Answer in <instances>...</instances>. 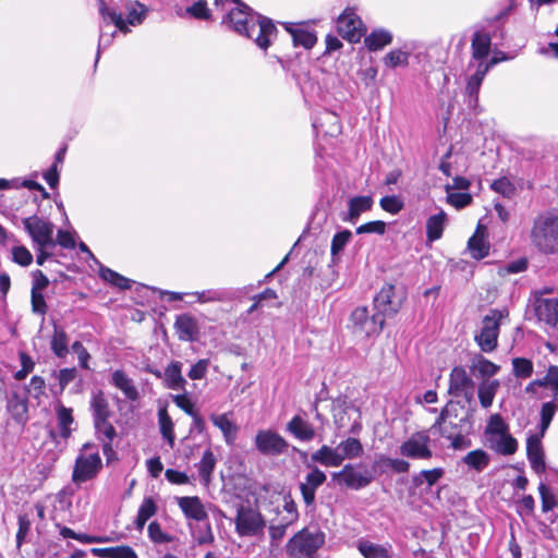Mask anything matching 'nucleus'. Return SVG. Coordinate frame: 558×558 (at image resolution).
Segmentation results:
<instances>
[{
    "label": "nucleus",
    "mask_w": 558,
    "mask_h": 558,
    "mask_svg": "<svg viewBox=\"0 0 558 558\" xmlns=\"http://www.w3.org/2000/svg\"><path fill=\"white\" fill-rule=\"evenodd\" d=\"M299 520V511L291 495L283 497V506L271 508L263 502L257 510L246 509V535H263L266 525L272 544H278L286 535L287 529Z\"/></svg>",
    "instance_id": "1"
},
{
    "label": "nucleus",
    "mask_w": 558,
    "mask_h": 558,
    "mask_svg": "<svg viewBox=\"0 0 558 558\" xmlns=\"http://www.w3.org/2000/svg\"><path fill=\"white\" fill-rule=\"evenodd\" d=\"M530 240L543 254L551 255L558 252V209L542 211L534 218Z\"/></svg>",
    "instance_id": "2"
},
{
    "label": "nucleus",
    "mask_w": 558,
    "mask_h": 558,
    "mask_svg": "<svg viewBox=\"0 0 558 558\" xmlns=\"http://www.w3.org/2000/svg\"><path fill=\"white\" fill-rule=\"evenodd\" d=\"M99 12L102 16L105 25H100V34L98 41V50L96 54V63L100 57V49L107 47L111 43V38L116 35L117 29L128 32L125 20L121 13L117 11L118 0H97Z\"/></svg>",
    "instance_id": "3"
},
{
    "label": "nucleus",
    "mask_w": 558,
    "mask_h": 558,
    "mask_svg": "<svg viewBox=\"0 0 558 558\" xmlns=\"http://www.w3.org/2000/svg\"><path fill=\"white\" fill-rule=\"evenodd\" d=\"M401 298H396L395 286L385 284L374 298V310L376 312L372 315V322L374 325L378 324V326L367 329V336L379 333L385 326V319L395 316L401 308Z\"/></svg>",
    "instance_id": "4"
},
{
    "label": "nucleus",
    "mask_w": 558,
    "mask_h": 558,
    "mask_svg": "<svg viewBox=\"0 0 558 558\" xmlns=\"http://www.w3.org/2000/svg\"><path fill=\"white\" fill-rule=\"evenodd\" d=\"M246 10V37L254 40L256 46L267 50L274 37L277 36V27L272 20L256 13L248 5Z\"/></svg>",
    "instance_id": "5"
},
{
    "label": "nucleus",
    "mask_w": 558,
    "mask_h": 558,
    "mask_svg": "<svg viewBox=\"0 0 558 558\" xmlns=\"http://www.w3.org/2000/svg\"><path fill=\"white\" fill-rule=\"evenodd\" d=\"M324 543V533L302 529L289 539L286 550L292 558H312Z\"/></svg>",
    "instance_id": "6"
},
{
    "label": "nucleus",
    "mask_w": 558,
    "mask_h": 558,
    "mask_svg": "<svg viewBox=\"0 0 558 558\" xmlns=\"http://www.w3.org/2000/svg\"><path fill=\"white\" fill-rule=\"evenodd\" d=\"M507 315V311L493 308L484 316L481 331L474 337L483 352H493L497 348L500 322Z\"/></svg>",
    "instance_id": "7"
},
{
    "label": "nucleus",
    "mask_w": 558,
    "mask_h": 558,
    "mask_svg": "<svg viewBox=\"0 0 558 558\" xmlns=\"http://www.w3.org/2000/svg\"><path fill=\"white\" fill-rule=\"evenodd\" d=\"M378 475L362 464H345L339 472L332 473V480L349 489L360 490L367 487Z\"/></svg>",
    "instance_id": "8"
},
{
    "label": "nucleus",
    "mask_w": 558,
    "mask_h": 558,
    "mask_svg": "<svg viewBox=\"0 0 558 558\" xmlns=\"http://www.w3.org/2000/svg\"><path fill=\"white\" fill-rule=\"evenodd\" d=\"M95 448V445L86 442L82 447V451ZM102 468L101 458L98 451L92 453L81 452L74 463L72 472V481L76 485L95 478Z\"/></svg>",
    "instance_id": "9"
},
{
    "label": "nucleus",
    "mask_w": 558,
    "mask_h": 558,
    "mask_svg": "<svg viewBox=\"0 0 558 558\" xmlns=\"http://www.w3.org/2000/svg\"><path fill=\"white\" fill-rule=\"evenodd\" d=\"M23 226L35 246H56L54 226L48 219L33 215L23 219Z\"/></svg>",
    "instance_id": "10"
},
{
    "label": "nucleus",
    "mask_w": 558,
    "mask_h": 558,
    "mask_svg": "<svg viewBox=\"0 0 558 558\" xmlns=\"http://www.w3.org/2000/svg\"><path fill=\"white\" fill-rule=\"evenodd\" d=\"M214 4L225 12L221 25L240 36L244 35L243 2L241 0H214Z\"/></svg>",
    "instance_id": "11"
},
{
    "label": "nucleus",
    "mask_w": 558,
    "mask_h": 558,
    "mask_svg": "<svg viewBox=\"0 0 558 558\" xmlns=\"http://www.w3.org/2000/svg\"><path fill=\"white\" fill-rule=\"evenodd\" d=\"M429 436L424 432L413 434L399 447L402 457L413 460H428L433 457Z\"/></svg>",
    "instance_id": "12"
},
{
    "label": "nucleus",
    "mask_w": 558,
    "mask_h": 558,
    "mask_svg": "<svg viewBox=\"0 0 558 558\" xmlns=\"http://www.w3.org/2000/svg\"><path fill=\"white\" fill-rule=\"evenodd\" d=\"M257 450L265 456H279L287 451L289 445L278 433L260 430L255 437Z\"/></svg>",
    "instance_id": "13"
},
{
    "label": "nucleus",
    "mask_w": 558,
    "mask_h": 558,
    "mask_svg": "<svg viewBox=\"0 0 558 558\" xmlns=\"http://www.w3.org/2000/svg\"><path fill=\"white\" fill-rule=\"evenodd\" d=\"M362 21L352 11L345 10L337 20L338 34L350 43H357L362 37Z\"/></svg>",
    "instance_id": "14"
},
{
    "label": "nucleus",
    "mask_w": 558,
    "mask_h": 558,
    "mask_svg": "<svg viewBox=\"0 0 558 558\" xmlns=\"http://www.w3.org/2000/svg\"><path fill=\"white\" fill-rule=\"evenodd\" d=\"M474 392V381L462 366L451 369L449 378V393L456 397L471 398Z\"/></svg>",
    "instance_id": "15"
},
{
    "label": "nucleus",
    "mask_w": 558,
    "mask_h": 558,
    "mask_svg": "<svg viewBox=\"0 0 558 558\" xmlns=\"http://www.w3.org/2000/svg\"><path fill=\"white\" fill-rule=\"evenodd\" d=\"M173 328L181 341L198 340L201 327L198 319L190 313H183L175 317Z\"/></svg>",
    "instance_id": "16"
},
{
    "label": "nucleus",
    "mask_w": 558,
    "mask_h": 558,
    "mask_svg": "<svg viewBox=\"0 0 558 558\" xmlns=\"http://www.w3.org/2000/svg\"><path fill=\"white\" fill-rule=\"evenodd\" d=\"M54 409L59 430L50 429L49 437L54 441H57L58 437L66 440L71 437L73 430L71 428V425L74 423L73 410L66 408L61 402H58Z\"/></svg>",
    "instance_id": "17"
},
{
    "label": "nucleus",
    "mask_w": 558,
    "mask_h": 558,
    "mask_svg": "<svg viewBox=\"0 0 558 558\" xmlns=\"http://www.w3.org/2000/svg\"><path fill=\"white\" fill-rule=\"evenodd\" d=\"M326 480V474L316 466L306 474L305 481L300 484V490L306 506H312L315 502L316 489L320 487Z\"/></svg>",
    "instance_id": "18"
},
{
    "label": "nucleus",
    "mask_w": 558,
    "mask_h": 558,
    "mask_svg": "<svg viewBox=\"0 0 558 558\" xmlns=\"http://www.w3.org/2000/svg\"><path fill=\"white\" fill-rule=\"evenodd\" d=\"M541 435H531L526 440V456L532 470L542 474L546 470L544 450L541 441Z\"/></svg>",
    "instance_id": "19"
},
{
    "label": "nucleus",
    "mask_w": 558,
    "mask_h": 558,
    "mask_svg": "<svg viewBox=\"0 0 558 558\" xmlns=\"http://www.w3.org/2000/svg\"><path fill=\"white\" fill-rule=\"evenodd\" d=\"M7 411L17 423L24 425L28 421V399L25 395L13 391L8 396Z\"/></svg>",
    "instance_id": "20"
},
{
    "label": "nucleus",
    "mask_w": 558,
    "mask_h": 558,
    "mask_svg": "<svg viewBox=\"0 0 558 558\" xmlns=\"http://www.w3.org/2000/svg\"><path fill=\"white\" fill-rule=\"evenodd\" d=\"M286 429L295 439L304 442L312 441L316 436V430L313 424L299 414L294 415L288 422Z\"/></svg>",
    "instance_id": "21"
},
{
    "label": "nucleus",
    "mask_w": 558,
    "mask_h": 558,
    "mask_svg": "<svg viewBox=\"0 0 558 558\" xmlns=\"http://www.w3.org/2000/svg\"><path fill=\"white\" fill-rule=\"evenodd\" d=\"M535 315L538 320L549 327L558 324V301L556 299H537L535 302Z\"/></svg>",
    "instance_id": "22"
},
{
    "label": "nucleus",
    "mask_w": 558,
    "mask_h": 558,
    "mask_svg": "<svg viewBox=\"0 0 558 558\" xmlns=\"http://www.w3.org/2000/svg\"><path fill=\"white\" fill-rule=\"evenodd\" d=\"M410 462L404 459L390 458L385 454L377 456L373 463L374 472H377L378 475L385 474L388 469L399 474L408 473L410 471Z\"/></svg>",
    "instance_id": "23"
},
{
    "label": "nucleus",
    "mask_w": 558,
    "mask_h": 558,
    "mask_svg": "<svg viewBox=\"0 0 558 558\" xmlns=\"http://www.w3.org/2000/svg\"><path fill=\"white\" fill-rule=\"evenodd\" d=\"M110 383L121 390L126 399L134 402L140 399V392L134 384V380L130 378L124 371L117 369L111 374Z\"/></svg>",
    "instance_id": "24"
},
{
    "label": "nucleus",
    "mask_w": 558,
    "mask_h": 558,
    "mask_svg": "<svg viewBox=\"0 0 558 558\" xmlns=\"http://www.w3.org/2000/svg\"><path fill=\"white\" fill-rule=\"evenodd\" d=\"M177 502L184 515L189 519L204 521L208 517L201 499L196 496L178 497Z\"/></svg>",
    "instance_id": "25"
},
{
    "label": "nucleus",
    "mask_w": 558,
    "mask_h": 558,
    "mask_svg": "<svg viewBox=\"0 0 558 558\" xmlns=\"http://www.w3.org/2000/svg\"><path fill=\"white\" fill-rule=\"evenodd\" d=\"M356 547L364 558H395L392 546L388 543L381 545L360 539Z\"/></svg>",
    "instance_id": "26"
},
{
    "label": "nucleus",
    "mask_w": 558,
    "mask_h": 558,
    "mask_svg": "<svg viewBox=\"0 0 558 558\" xmlns=\"http://www.w3.org/2000/svg\"><path fill=\"white\" fill-rule=\"evenodd\" d=\"M492 47V37L488 33L483 31H476L473 34L471 49H472V59L474 61L486 62V58L489 54Z\"/></svg>",
    "instance_id": "27"
},
{
    "label": "nucleus",
    "mask_w": 558,
    "mask_h": 558,
    "mask_svg": "<svg viewBox=\"0 0 558 558\" xmlns=\"http://www.w3.org/2000/svg\"><path fill=\"white\" fill-rule=\"evenodd\" d=\"M498 62L499 59L494 57L488 62L477 63L475 73L468 78L465 95H478L484 77L486 76L489 69Z\"/></svg>",
    "instance_id": "28"
},
{
    "label": "nucleus",
    "mask_w": 558,
    "mask_h": 558,
    "mask_svg": "<svg viewBox=\"0 0 558 558\" xmlns=\"http://www.w3.org/2000/svg\"><path fill=\"white\" fill-rule=\"evenodd\" d=\"M163 383L168 389L185 391L186 380L182 376V363L172 361L163 372Z\"/></svg>",
    "instance_id": "29"
},
{
    "label": "nucleus",
    "mask_w": 558,
    "mask_h": 558,
    "mask_svg": "<svg viewBox=\"0 0 558 558\" xmlns=\"http://www.w3.org/2000/svg\"><path fill=\"white\" fill-rule=\"evenodd\" d=\"M487 442L490 449L502 456H511L518 450V441L510 434V430L501 434V436H490Z\"/></svg>",
    "instance_id": "30"
},
{
    "label": "nucleus",
    "mask_w": 558,
    "mask_h": 558,
    "mask_svg": "<svg viewBox=\"0 0 558 558\" xmlns=\"http://www.w3.org/2000/svg\"><path fill=\"white\" fill-rule=\"evenodd\" d=\"M284 29L291 35L293 46H302L305 49H312L316 43L317 37L313 32L296 28L292 23H282Z\"/></svg>",
    "instance_id": "31"
},
{
    "label": "nucleus",
    "mask_w": 558,
    "mask_h": 558,
    "mask_svg": "<svg viewBox=\"0 0 558 558\" xmlns=\"http://www.w3.org/2000/svg\"><path fill=\"white\" fill-rule=\"evenodd\" d=\"M90 410L93 413V422L109 420L112 415L110 404L101 390L93 393Z\"/></svg>",
    "instance_id": "32"
},
{
    "label": "nucleus",
    "mask_w": 558,
    "mask_h": 558,
    "mask_svg": "<svg viewBox=\"0 0 558 558\" xmlns=\"http://www.w3.org/2000/svg\"><path fill=\"white\" fill-rule=\"evenodd\" d=\"M311 459L313 462L320 463L325 466H340L342 464L339 450L324 445L317 451L312 453Z\"/></svg>",
    "instance_id": "33"
},
{
    "label": "nucleus",
    "mask_w": 558,
    "mask_h": 558,
    "mask_svg": "<svg viewBox=\"0 0 558 558\" xmlns=\"http://www.w3.org/2000/svg\"><path fill=\"white\" fill-rule=\"evenodd\" d=\"M468 248L472 257L476 259H482L488 255L489 245L485 241V231L481 230V226L477 227L475 233L469 239Z\"/></svg>",
    "instance_id": "34"
},
{
    "label": "nucleus",
    "mask_w": 558,
    "mask_h": 558,
    "mask_svg": "<svg viewBox=\"0 0 558 558\" xmlns=\"http://www.w3.org/2000/svg\"><path fill=\"white\" fill-rule=\"evenodd\" d=\"M373 198L371 196H354L349 201V211L345 220L354 223L362 213L372 209Z\"/></svg>",
    "instance_id": "35"
},
{
    "label": "nucleus",
    "mask_w": 558,
    "mask_h": 558,
    "mask_svg": "<svg viewBox=\"0 0 558 558\" xmlns=\"http://www.w3.org/2000/svg\"><path fill=\"white\" fill-rule=\"evenodd\" d=\"M53 354L63 359L69 353V338L65 330L57 325L53 326V335L50 341Z\"/></svg>",
    "instance_id": "36"
},
{
    "label": "nucleus",
    "mask_w": 558,
    "mask_h": 558,
    "mask_svg": "<svg viewBox=\"0 0 558 558\" xmlns=\"http://www.w3.org/2000/svg\"><path fill=\"white\" fill-rule=\"evenodd\" d=\"M391 41H392V34L383 28L374 29L364 39V44L369 51L380 50L385 46L391 44Z\"/></svg>",
    "instance_id": "37"
},
{
    "label": "nucleus",
    "mask_w": 558,
    "mask_h": 558,
    "mask_svg": "<svg viewBox=\"0 0 558 558\" xmlns=\"http://www.w3.org/2000/svg\"><path fill=\"white\" fill-rule=\"evenodd\" d=\"M447 215L444 210H440L436 215H432L426 221V235L432 242L439 240L442 235L444 228L446 225Z\"/></svg>",
    "instance_id": "38"
},
{
    "label": "nucleus",
    "mask_w": 558,
    "mask_h": 558,
    "mask_svg": "<svg viewBox=\"0 0 558 558\" xmlns=\"http://www.w3.org/2000/svg\"><path fill=\"white\" fill-rule=\"evenodd\" d=\"M157 509V505L153 497H145L137 511L135 529L137 531H142L146 522L156 514Z\"/></svg>",
    "instance_id": "39"
},
{
    "label": "nucleus",
    "mask_w": 558,
    "mask_h": 558,
    "mask_svg": "<svg viewBox=\"0 0 558 558\" xmlns=\"http://www.w3.org/2000/svg\"><path fill=\"white\" fill-rule=\"evenodd\" d=\"M158 423L162 437L167 440L170 448H173L175 438L174 424L166 407H162L158 410Z\"/></svg>",
    "instance_id": "40"
},
{
    "label": "nucleus",
    "mask_w": 558,
    "mask_h": 558,
    "mask_svg": "<svg viewBox=\"0 0 558 558\" xmlns=\"http://www.w3.org/2000/svg\"><path fill=\"white\" fill-rule=\"evenodd\" d=\"M92 553L101 558H137L136 553L130 546L93 548Z\"/></svg>",
    "instance_id": "41"
},
{
    "label": "nucleus",
    "mask_w": 558,
    "mask_h": 558,
    "mask_svg": "<svg viewBox=\"0 0 558 558\" xmlns=\"http://www.w3.org/2000/svg\"><path fill=\"white\" fill-rule=\"evenodd\" d=\"M462 461L470 469L475 470L476 472H482L488 466L490 459L486 451L476 449L464 456Z\"/></svg>",
    "instance_id": "42"
},
{
    "label": "nucleus",
    "mask_w": 558,
    "mask_h": 558,
    "mask_svg": "<svg viewBox=\"0 0 558 558\" xmlns=\"http://www.w3.org/2000/svg\"><path fill=\"white\" fill-rule=\"evenodd\" d=\"M337 450H339L341 462H343L345 459L360 457L363 453V446L359 439L349 437L337 446Z\"/></svg>",
    "instance_id": "43"
},
{
    "label": "nucleus",
    "mask_w": 558,
    "mask_h": 558,
    "mask_svg": "<svg viewBox=\"0 0 558 558\" xmlns=\"http://www.w3.org/2000/svg\"><path fill=\"white\" fill-rule=\"evenodd\" d=\"M211 421L223 434L228 444H233L236 438L238 427L227 414L213 415Z\"/></svg>",
    "instance_id": "44"
},
{
    "label": "nucleus",
    "mask_w": 558,
    "mask_h": 558,
    "mask_svg": "<svg viewBox=\"0 0 558 558\" xmlns=\"http://www.w3.org/2000/svg\"><path fill=\"white\" fill-rule=\"evenodd\" d=\"M99 276L102 280L109 282L111 286L117 287L121 290H126L131 288L132 280L128 279L126 277L118 274L117 271L108 267L100 266Z\"/></svg>",
    "instance_id": "45"
},
{
    "label": "nucleus",
    "mask_w": 558,
    "mask_h": 558,
    "mask_svg": "<svg viewBox=\"0 0 558 558\" xmlns=\"http://www.w3.org/2000/svg\"><path fill=\"white\" fill-rule=\"evenodd\" d=\"M499 380L483 381L478 386V399L483 408H489L499 388Z\"/></svg>",
    "instance_id": "46"
},
{
    "label": "nucleus",
    "mask_w": 558,
    "mask_h": 558,
    "mask_svg": "<svg viewBox=\"0 0 558 558\" xmlns=\"http://www.w3.org/2000/svg\"><path fill=\"white\" fill-rule=\"evenodd\" d=\"M444 475V470L441 468H436L433 470H423L420 473L413 476V484L415 487L422 486L424 483L432 487L435 485Z\"/></svg>",
    "instance_id": "47"
},
{
    "label": "nucleus",
    "mask_w": 558,
    "mask_h": 558,
    "mask_svg": "<svg viewBox=\"0 0 558 558\" xmlns=\"http://www.w3.org/2000/svg\"><path fill=\"white\" fill-rule=\"evenodd\" d=\"M509 430V425L505 422L502 416L498 413L493 414L485 428V437L486 440L490 438V436H501V434Z\"/></svg>",
    "instance_id": "48"
},
{
    "label": "nucleus",
    "mask_w": 558,
    "mask_h": 558,
    "mask_svg": "<svg viewBox=\"0 0 558 558\" xmlns=\"http://www.w3.org/2000/svg\"><path fill=\"white\" fill-rule=\"evenodd\" d=\"M351 320L355 327H359L361 330L365 331L366 335L367 329H373L378 326V324H373L372 317L368 316V311L366 307L355 308L351 314Z\"/></svg>",
    "instance_id": "49"
},
{
    "label": "nucleus",
    "mask_w": 558,
    "mask_h": 558,
    "mask_svg": "<svg viewBox=\"0 0 558 558\" xmlns=\"http://www.w3.org/2000/svg\"><path fill=\"white\" fill-rule=\"evenodd\" d=\"M557 410H558V403L555 401H549V402L543 403L542 409H541V423H539L541 436L545 435Z\"/></svg>",
    "instance_id": "50"
},
{
    "label": "nucleus",
    "mask_w": 558,
    "mask_h": 558,
    "mask_svg": "<svg viewBox=\"0 0 558 558\" xmlns=\"http://www.w3.org/2000/svg\"><path fill=\"white\" fill-rule=\"evenodd\" d=\"M216 465V458L214 453L208 449L204 452L199 463L197 464L198 473L202 480L209 482L210 475Z\"/></svg>",
    "instance_id": "51"
},
{
    "label": "nucleus",
    "mask_w": 558,
    "mask_h": 558,
    "mask_svg": "<svg viewBox=\"0 0 558 558\" xmlns=\"http://www.w3.org/2000/svg\"><path fill=\"white\" fill-rule=\"evenodd\" d=\"M351 238L352 233L350 230L339 231L332 236L330 247L332 260H336L338 258V256L343 251L345 245L349 243Z\"/></svg>",
    "instance_id": "52"
},
{
    "label": "nucleus",
    "mask_w": 558,
    "mask_h": 558,
    "mask_svg": "<svg viewBox=\"0 0 558 558\" xmlns=\"http://www.w3.org/2000/svg\"><path fill=\"white\" fill-rule=\"evenodd\" d=\"M57 526L59 527L60 535L63 538H73V539H76V541H78L81 543H84V544H94V543H102V542H105V538H102V537L92 536V535H88V534L76 533L72 529H70L68 526H61L60 524H57Z\"/></svg>",
    "instance_id": "53"
},
{
    "label": "nucleus",
    "mask_w": 558,
    "mask_h": 558,
    "mask_svg": "<svg viewBox=\"0 0 558 558\" xmlns=\"http://www.w3.org/2000/svg\"><path fill=\"white\" fill-rule=\"evenodd\" d=\"M472 368L477 371L482 377H490L498 373L500 366L490 362L482 355H478L472 365Z\"/></svg>",
    "instance_id": "54"
},
{
    "label": "nucleus",
    "mask_w": 558,
    "mask_h": 558,
    "mask_svg": "<svg viewBox=\"0 0 558 558\" xmlns=\"http://www.w3.org/2000/svg\"><path fill=\"white\" fill-rule=\"evenodd\" d=\"M147 533L149 539L155 544H167L175 539L174 536L162 531L161 525L157 521L148 524Z\"/></svg>",
    "instance_id": "55"
},
{
    "label": "nucleus",
    "mask_w": 558,
    "mask_h": 558,
    "mask_svg": "<svg viewBox=\"0 0 558 558\" xmlns=\"http://www.w3.org/2000/svg\"><path fill=\"white\" fill-rule=\"evenodd\" d=\"M512 373L517 378H529L533 374V363L525 357L512 359Z\"/></svg>",
    "instance_id": "56"
},
{
    "label": "nucleus",
    "mask_w": 558,
    "mask_h": 558,
    "mask_svg": "<svg viewBox=\"0 0 558 558\" xmlns=\"http://www.w3.org/2000/svg\"><path fill=\"white\" fill-rule=\"evenodd\" d=\"M199 303L221 302L229 299V292L219 289H208L193 293Z\"/></svg>",
    "instance_id": "57"
},
{
    "label": "nucleus",
    "mask_w": 558,
    "mask_h": 558,
    "mask_svg": "<svg viewBox=\"0 0 558 558\" xmlns=\"http://www.w3.org/2000/svg\"><path fill=\"white\" fill-rule=\"evenodd\" d=\"M386 66L395 69L397 66H405L409 63V53L400 49H395L388 52L384 59Z\"/></svg>",
    "instance_id": "58"
},
{
    "label": "nucleus",
    "mask_w": 558,
    "mask_h": 558,
    "mask_svg": "<svg viewBox=\"0 0 558 558\" xmlns=\"http://www.w3.org/2000/svg\"><path fill=\"white\" fill-rule=\"evenodd\" d=\"M94 427L96 430L97 438L100 441L113 440L117 436L116 428L109 422V420H101V421L94 422Z\"/></svg>",
    "instance_id": "59"
},
{
    "label": "nucleus",
    "mask_w": 558,
    "mask_h": 558,
    "mask_svg": "<svg viewBox=\"0 0 558 558\" xmlns=\"http://www.w3.org/2000/svg\"><path fill=\"white\" fill-rule=\"evenodd\" d=\"M379 205L383 208V210L391 215L399 214L404 207L403 201L398 195H388L381 197L379 201Z\"/></svg>",
    "instance_id": "60"
},
{
    "label": "nucleus",
    "mask_w": 558,
    "mask_h": 558,
    "mask_svg": "<svg viewBox=\"0 0 558 558\" xmlns=\"http://www.w3.org/2000/svg\"><path fill=\"white\" fill-rule=\"evenodd\" d=\"M538 493L542 499V510L543 512H548L557 507V498L550 492V489L546 486V484L541 483L538 485Z\"/></svg>",
    "instance_id": "61"
},
{
    "label": "nucleus",
    "mask_w": 558,
    "mask_h": 558,
    "mask_svg": "<svg viewBox=\"0 0 558 558\" xmlns=\"http://www.w3.org/2000/svg\"><path fill=\"white\" fill-rule=\"evenodd\" d=\"M59 381V392L62 393L65 387L77 377L75 367L62 368L52 374Z\"/></svg>",
    "instance_id": "62"
},
{
    "label": "nucleus",
    "mask_w": 558,
    "mask_h": 558,
    "mask_svg": "<svg viewBox=\"0 0 558 558\" xmlns=\"http://www.w3.org/2000/svg\"><path fill=\"white\" fill-rule=\"evenodd\" d=\"M186 12L198 20L208 21L211 19V12L208 9L207 2L205 0H199L195 2L193 5L186 9Z\"/></svg>",
    "instance_id": "63"
},
{
    "label": "nucleus",
    "mask_w": 558,
    "mask_h": 558,
    "mask_svg": "<svg viewBox=\"0 0 558 558\" xmlns=\"http://www.w3.org/2000/svg\"><path fill=\"white\" fill-rule=\"evenodd\" d=\"M541 379L544 381V387H549L554 391L555 399L558 400V366L550 365L547 374Z\"/></svg>",
    "instance_id": "64"
}]
</instances>
